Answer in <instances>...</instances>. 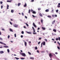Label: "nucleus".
Segmentation results:
<instances>
[{
	"instance_id": "f257e3e1",
	"label": "nucleus",
	"mask_w": 60,
	"mask_h": 60,
	"mask_svg": "<svg viewBox=\"0 0 60 60\" xmlns=\"http://www.w3.org/2000/svg\"><path fill=\"white\" fill-rule=\"evenodd\" d=\"M21 55L22 56H25L26 55L25 53H23L21 54Z\"/></svg>"
},
{
	"instance_id": "f03ea898",
	"label": "nucleus",
	"mask_w": 60,
	"mask_h": 60,
	"mask_svg": "<svg viewBox=\"0 0 60 60\" xmlns=\"http://www.w3.org/2000/svg\"><path fill=\"white\" fill-rule=\"evenodd\" d=\"M0 44H3V45H6L5 43H3V42H1V41H0Z\"/></svg>"
},
{
	"instance_id": "7ed1b4c3",
	"label": "nucleus",
	"mask_w": 60,
	"mask_h": 60,
	"mask_svg": "<svg viewBox=\"0 0 60 60\" xmlns=\"http://www.w3.org/2000/svg\"><path fill=\"white\" fill-rule=\"evenodd\" d=\"M14 26L15 27H18V25H16V24H15V25H14Z\"/></svg>"
},
{
	"instance_id": "20e7f679",
	"label": "nucleus",
	"mask_w": 60,
	"mask_h": 60,
	"mask_svg": "<svg viewBox=\"0 0 60 60\" xmlns=\"http://www.w3.org/2000/svg\"><path fill=\"white\" fill-rule=\"evenodd\" d=\"M52 55L51 54V53H50L49 54V56L50 57V58H51L52 56Z\"/></svg>"
},
{
	"instance_id": "39448f33",
	"label": "nucleus",
	"mask_w": 60,
	"mask_h": 60,
	"mask_svg": "<svg viewBox=\"0 0 60 60\" xmlns=\"http://www.w3.org/2000/svg\"><path fill=\"white\" fill-rule=\"evenodd\" d=\"M58 8H59L60 7V3L58 4V5L57 6Z\"/></svg>"
},
{
	"instance_id": "423d86ee",
	"label": "nucleus",
	"mask_w": 60,
	"mask_h": 60,
	"mask_svg": "<svg viewBox=\"0 0 60 60\" xmlns=\"http://www.w3.org/2000/svg\"><path fill=\"white\" fill-rule=\"evenodd\" d=\"M55 22H56V20H54L52 22V24L53 25L55 23Z\"/></svg>"
},
{
	"instance_id": "0eeeda50",
	"label": "nucleus",
	"mask_w": 60,
	"mask_h": 60,
	"mask_svg": "<svg viewBox=\"0 0 60 60\" xmlns=\"http://www.w3.org/2000/svg\"><path fill=\"white\" fill-rule=\"evenodd\" d=\"M33 25L34 26V27H36L37 26H36L35 25V23H34V22L33 23Z\"/></svg>"
},
{
	"instance_id": "6e6552de",
	"label": "nucleus",
	"mask_w": 60,
	"mask_h": 60,
	"mask_svg": "<svg viewBox=\"0 0 60 60\" xmlns=\"http://www.w3.org/2000/svg\"><path fill=\"white\" fill-rule=\"evenodd\" d=\"M27 6V4H26V3H25V4L24 5V7H26Z\"/></svg>"
},
{
	"instance_id": "1a4fd4ad",
	"label": "nucleus",
	"mask_w": 60,
	"mask_h": 60,
	"mask_svg": "<svg viewBox=\"0 0 60 60\" xmlns=\"http://www.w3.org/2000/svg\"><path fill=\"white\" fill-rule=\"evenodd\" d=\"M42 29H43V30H45L46 29V28H45V27H42Z\"/></svg>"
},
{
	"instance_id": "9d476101",
	"label": "nucleus",
	"mask_w": 60,
	"mask_h": 60,
	"mask_svg": "<svg viewBox=\"0 0 60 60\" xmlns=\"http://www.w3.org/2000/svg\"><path fill=\"white\" fill-rule=\"evenodd\" d=\"M39 15L40 16V17H42V15L41 13H40L39 14Z\"/></svg>"
},
{
	"instance_id": "9b49d317",
	"label": "nucleus",
	"mask_w": 60,
	"mask_h": 60,
	"mask_svg": "<svg viewBox=\"0 0 60 60\" xmlns=\"http://www.w3.org/2000/svg\"><path fill=\"white\" fill-rule=\"evenodd\" d=\"M32 29H33V32H35V29L34 28V27H32Z\"/></svg>"
},
{
	"instance_id": "f8f14e48",
	"label": "nucleus",
	"mask_w": 60,
	"mask_h": 60,
	"mask_svg": "<svg viewBox=\"0 0 60 60\" xmlns=\"http://www.w3.org/2000/svg\"><path fill=\"white\" fill-rule=\"evenodd\" d=\"M0 54H3V53H4V52L3 51H0Z\"/></svg>"
},
{
	"instance_id": "ddd939ff",
	"label": "nucleus",
	"mask_w": 60,
	"mask_h": 60,
	"mask_svg": "<svg viewBox=\"0 0 60 60\" xmlns=\"http://www.w3.org/2000/svg\"><path fill=\"white\" fill-rule=\"evenodd\" d=\"M20 5H21V3H19L17 4V5L18 6H19Z\"/></svg>"
},
{
	"instance_id": "4468645a",
	"label": "nucleus",
	"mask_w": 60,
	"mask_h": 60,
	"mask_svg": "<svg viewBox=\"0 0 60 60\" xmlns=\"http://www.w3.org/2000/svg\"><path fill=\"white\" fill-rule=\"evenodd\" d=\"M45 12H48L49 11V9H47L45 10Z\"/></svg>"
},
{
	"instance_id": "2eb2a0df",
	"label": "nucleus",
	"mask_w": 60,
	"mask_h": 60,
	"mask_svg": "<svg viewBox=\"0 0 60 60\" xmlns=\"http://www.w3.org/2000/svg\"><path fill=\"white\" fill-rule=\"evenodd\" d=\"M7 2H9V3H11V1L9 0H7Z\"/></svg>"
},
{
	"instance_id": "dca6fc26",
	"label": "nucleus",
	"mask_w": 60,
	"mask_h": 60,
	"mask_svg": "<svg viewBox=\"0 0 60 60\" xmlns=\"http://www.w3.org/2000/svg\"><path fill=\"white\" fill-rule=\"evenodd\" d=\"M53 31L56 33V30L55 29H54L53 30Z\"/></svg>"
},
{
	"instance_id": "f3484780",
	"label": "nucleus",
	"mask_w": 60,
	"mask_h": 60,
	"mask_svg": "<svg viewBox=\"0 0 60 60\" xmlns=\"http://www.w3.org/2000/svg\"><path fill=\"white\" fill-rule=\"evenodd\" d=\"M27 33L28 34H32V33L31 32H27Z\"/></svg>"
},
{
	"instance_id": "a211bd4d",
	"label": "nucleus",
	"mask_w": 60,
	"mask_h": 60,
	"mask_svg": "<svg viewBox=\"0 0 60 60\" xmlns=\"http://www.w3.org/2000/svg\"><path fill=\"white\" fill-rule=\"evenodd\" d=\"M32 13H33V14H36V12H35V11H32Z\"/></svg>"
},
{
	"instance_id": "6ab92c4d",
	"label": "nucleus",
	"mask_w": 60,
	"mask_h": 60,
	"mask_svg": "<svg viewBox=\"0 0 60 60\" xmlns=\"http://www.w3.org/2000/svg\"><path fill=\"white\" fill-rule=\"evenodd\" d=\"M9 30L11 32H13V31H12V29H11L10 28Z\"/></svg>"
},
{
	"instance_id": "aec40b11",
	"label": "nucleus",
	"mask_w": 60,
	"mask_h": 60,
	"mask_svg": "<svg viewBox=\"0 0 60 60\" xmlns=\"http://www.w3.org/2000/svg\"><path fill=\"white\" fill-rule=\"evenodd\" d=\"M24 43L25 44V46H26L27 45V43H26V42H25Z\"/></svg>"
},
{
	"instance_id": "412c9836",
	"label": "nucleus",
	"mask_w": 60,
	"mask_h": 60,
	"mask_svg": "<svg viewBox=\"0 0 60 60\" xmlns=\"http://www.w3.org/2000/svg\"><path fill=\"white\" fill-rule=\"evenodd\" d=\"M45 42H43V45H44L45 46Z\"/></svg>"
},
{
	"instance_id": "4be33fe9",
	"label": "nucleus",
	"mask_w": 60,
	"mask_h": 60,
	"mask_svg": "<svg viewBox=\"0 0 60 60\" xmlns=\"http://www.w3.org/2000/svg\"><path fill=\"white\" fill-rule=\"evenodd\" d=\"M47 17L48 18H51V16L50 15H48Z\"/></svg>"
},
{
	"instance_id": "5701e85b",
	"label": "nucleus",
	"mask_w": 60,
	"mask_h": 60,
	"mask_svg": "<svg viewBox=\"0 0 60 60\" xmlns=\"http://www.w3.org/2000/svg\"><path fill=\"white\" fill-rule=\"evenodd\" d=\"M33 34H37V33L36 32H34L33 33Z\"/></svg>"
},
{
	"instance_id": "b1692460",
	"label": "nucleus",
	"mask_w": 60,
	"mask_h": 60,
	"mask_svg": "<svg viewBox=\"0 0 60 60\" xmlns=\"http://www.w3.org/2000/svg\"><path fill=\"white\" fill-rule=\"evenodd\" d=\"M7 9H9V6L8 5H7Z\"/></svg>"
},
{
	"instance_id": "393cba45",
	"label": "nucleus",
	"mask_w": 60,
	"mask_h": 60,
	"mask_svg": "<svg viewBox=\"0 0 60 60\" xmlns=\"http://www.w3.org/2000/svg\"><path fill=\"white\" fill-rule=\"evenodd\" d=\"M4 47H5V48H8V46H4Z\"/></svg>"
},
{
	"instance_id": "a878e982",
	"label": "nucleus",
	"mask_w": 60,
	"mask_h": 60,
	"mask_svg": "<svg viewBox=\"0 0 60 60\" xmlns=\"http://www.w3.org/2000/svg\"><path fill=\"white\" fill-rule=\"evenodd\" d=\"M25 24L27 26H29V25L27 23H25Z\"/></svg>"
},
{
	"instance_id": "bb28decb",
	"label": "nucleus",
	"mask_w": 60,
	"mask_h": 60,
	"mask_svg": "<svg viewBox=\"0 0 60 60\" xmlns=\"http://www.w3.org/2000/svg\"><path fill=\"white\" fill-rule=\"evenodd\" d=\"M41 22L42 23H43V19H42L41 20Z\"/></svg>"
},
{
	"instance_id": "cd10ccee",
	"label": "nucleus",
	"mask_w": 60,
	"mask_h": 60,
	"mask_svg": "<svg viewBox=\"0 0 60 60\" xmlns=\"http://www.w3.org/2000/svg\"><path fill=\"white\" fill-rule=\"evenodd\" d=\"M11 13H13V10H11Z\"/></svg>"
},
{
	"instance_id": "c85d7f7f",
	"label": "nucleus",
	"mask_w": 60,
	"mask_h": 60,
	"mask_svg": "<svg viewBox=\"0 0 60 60\" xmlns=\"http://www.w3.org/2000/svg\"><path fill=\"white\" fill-rule=\"evenodd\" d=\"M7 51H8V52L9 53V52H10V50H9V49H8L7 50Z\"/></svg>"
},
{
	"instance_id": "c756f323",
	"label": "nucleus",
	"mask_w": 60,
	"mask_h": 60,
	"mask_svg": "<svg viewBox=\"0 0 60 60\" xmlns=\"http://www.w3.org/2000/svg\"><path fill=\"white\" fill-rule=\"evenodd\" d=\"M58 38H59V37H58ZM56 41H58V40H59V38H56Z\"/></svg>"
},
{
	"instance_id": "7c9ffc66",
	"label": "nucleus",
	"mask_w": 60,
	"mask_h": 60,
	"mask_svg": "<svg viewBox=\"0 0 60 60\" xmlns=\"http://www.w3.org/2000/svg\"><path fill=\"white\" fill-rule=\"evenodd\" d=\"M28 54H29L30 55H31V53L30 52H28Z\"/></svg>"
},
{
	"instance_id": "2f4dec72",
	"label": "nucleus",
	"mask_w": 60,
	"mask_h": 60,
	"mask_svg": "<svg viewBox=\"0 0 60 60\" xmlns=\"http://www.w3.org/2000/svg\"><path fill=\"white\" fill-rule=\"evenodd\" d=\"M15 58H16V59L17 60H18V59H19V58H17V57H15Z\"/></svg>"
},
{
	"instance_id": "473e14b6",
	"label": "nucleus",
	"mask_w": 60,
	"mask_h": 60,
	"mask_svg": "<svg viewBox=\"0 0 60 60\" xmlns=\"http://www.w3.org/2000/svg\"><path fill=\"white\" fill-rule=\"evenodd\" d=\"M30 59H34V58L33 57H30Z\"/></svg>"
},
{
	"instance_id": "72a5a7b5",
	"label": "nucleus",
	"mask_w": 60,
	"mask_h": 60,
	"mask_svg": "<svg viewBox=\"0 0 60 60\" xmlns=\"http://www.w3.org/2000/svg\"><path fill=\"white\" fill-rule=\"evenodd\" d=\"M35 49H38V48L37 46H36L35 47Z\"/></svg>"
},
{
	"instance_id": "f704fd0d",
	"label": "nucleus",
	"mask_w": 60,
	"mask_h": 60,
	"mask_svg": "<svg viewBox=\"0 0 60 60\" xmlns=\"http://www.w3.org/2000/svg\"><path fill=\"white\" fill-rule=\"evenodd\" d=\"M21 34H24V31H22L21 33Z\"/></svg>"
},
{
	"instance_id": "c9c22d12",
	"label": "nucleus",
	"mask_w": 60,
	"mask_h": 60,
	"mask_svg": "<svg viewBox=\"0 0 60 60\" xmlns=\"http://www.w3.org/2000/svg\"><path fill=\"white\" fill-rule=\"evenodd\" d=\"M41 10V8H39L38 9V11H40Z\"/></svg>"
},
{
	"instance_id": "e433bc0d",
	"label": "nucleus",
	"mask_w": 60,
	"mask_h": 60,
	"mask_svg": "<svg viewBox=\"0 0 60 60\" xmlns=\"http://www.w3.org/2000/svg\"><path fill=\"white\" fill-rule=\"evenodd\" d=\"M57 48L58 49L60 50V47H59V46H57Z\"/></svg>"
},
{
	"instance_id": "4c0bfd02",
	"label": "nucleus",
	"mask_w": 60,
	"mask_h": 60,
	"mask_svg": "<svg viewBox=\"0 0 60 60\" xmlns=\"http://www.w3.org/2000/svg\"><path fill=\"white\" fill-rule=\"evenodd\" d=\"M10 35H8V39H9V38H10Z\"/></svg>"
},
{
	"instance_id": "58836bf2",
	"label": "nucleus",
	"mask_w": 60,
	"mask_h": 60,
	"mask_svg": "<svg viewBox=\"0 0 60 60\" xmlns=\"http://www.w3.org/2000/svg\"><path fill=\"white\" fill-rule=\"evenodd\" d=\"M56 12H57V13H58V10H56Z\"/></svg>"
},
{
	"instance_id": "ea45409f",
	"label": "nucleus",
	"mask_w": 60,
	"mask_h": 60,
	"mask_svg": "<svg viewBox=\"0 0 60 60\" xmlns=\"http://www.w3.org/2000/svg\"><path fill=\"white\" fill-rule=\"evenodd\" d=\"M14 36H15V37H16V34H15Z\"/></svg>"
},
{
	"instance_id": "a19ab883",
	"label": "nucleus",
	"mask_w": 60,
	"mask_h": 60,
	"mask_svg": "<svg viewBox=\"0 0 60 60\" xmlns=\"http://www.w3.org/2000/svg\"><path fill=\"white\" fill-rule=\"evenodd\" d=\"M32 16L33 17V18H36V16H34V15H33Z\"/></svg>"
},
{
	"instance_id": "79ce46f5",
	"label": "nucleus",
	"mask_w": 60,
	"mask_h": 60,
	"mask_svg": "<svg viewBox=\"0 0 60 60\" xmlns=\"http://www.w3.org/2000/svg\"><path fill=\"white\" fill-rule=\"evenodd\" d=\"M42 44H43V42L42 43H41V47H42Z\"/></svg>"
},
{
	"instance_id": "37998d69",
	"label": "nucleus",
	"mask_w": 60,
	"mask_h": 60,
	"mask_svg": "<svg viewBox=\"0 0 60 60\" xmlns=\"http://www.w3.org/2000/svg\"><path fill=\"white\" fill-rule=\"evenodd\" d=\"M1 30H2V31H4V30H5L3 28H2L1 29Z\"/></svg>"
},
{
	"instance_id": "c03bdc74",
	"label": "nucleus",
	"mask_w": 60,
	"mask_h": 60,
	"mask_svg": "<svg viewBox=\"0 0 60 60\" xmlns=\"http://www.w3.org/2000/svg\"><path fill=\"white\" fill-rule=\"evenodd\" d=\"M40 43H41L40 41H39L38 42V45H40Z\"/></svg>"
},
{
	"instance_id": "a18cd8bd",
	"label": "nucleus",
	"mask_w": 60,
	"mask_h": 60,
	"mask_svg": "<svg viewBox=\"0 0 60 60\" xmlns=\"http://www.w3.org/2000/svg\"><path fill=\"white\" fill-rule=\"evenodd\" d=\"M42 38H39V40H41V39Z\"/></svg>"
},
{
	"instance_id": "49530a36",
	"label": "nucleus",
	"mask_w": 60,
	"mask_h": 60,
	"mask_svg": "<svg viewBox=\"0 0 60 60\" xmlns=\"http://www.w3.org/2000/svg\"><path fill=\"white\" fill-rule=\"evenodd\" d=\"M3 6H1V8L3 9Z\"/></svg>"
},
{
	"instance_id": "de8ad7c7",
	"label": "nucleus",
	"mask_w": 60,
	"mask_h": 60,
	"mask_svg": "<svg viewBox=\"0 0 60 60\" xmlns=\"http://www.w3.org/2000/svg\"><path fill=\"white\" fill-rule=\"evenodd\" d=\"M29 13H30V9L29 10Z\"/></svg>"
},
{
	"instance_id": "09e8293b",
	"label": "nucleus",
	"mask_w": 60,
	"mask_h": 60,
	"mask_svg": "<svg viewBox=\"0 0 60 60\" xmlns=\"http://www.w3.org/2000/svg\"><path fill=\"white\" fill-rule=\"evenodd\" d=\"M0 40H1V41H2L3 39H2V38L0 37Z\"/></svg>"
},
{
	"instance_id": "8fccbe9b",
	"label": "nucleus",
	"mask_w": 60,
	"mask_h": 60,
	"mask_svg": "<svg viewBox=\"0 0 60 60\" xmlns=\"http://www.w3.org/2000/svg\"><path fill=\"white\" fill-rule=\"evenodd\" d=\"M21 38H23V36L22 35H21Z\"/></svg>"
},
{
	"instance_id": "3c124183",
	"label": "nucleus",
	"mask_w": 60,
	"mask_h": 60,
	"mask_svg": "<svg viewBox=\"0 0 60 60\" xmlns=\"http://www.w3.org/2000/svg\"><path fill=\"white\" fill-rule=\"evenodd\" d=\"M31 2H34V0H32L31 1Z\"/></svg>"
},
{
	"instance_id": "603ef678",
	"label": "nucleus",
	"mask_w": 60,
	"mask_h": 60,
	"mask_svg": "<svg viewBox=\"0 0 60 60\" xmlns=\"http://www.w3.org/2000/svg\"><path fill=\"white\" fill-rule=\"evenodd\" d=\"M29 44H30V43H31V42L30 41L29 42Z\"/></svg>"
},
{
	"instance_id": "864d4df0",
	"label": "nucleus",
	"mask_w": 60,
	"mask_h": 60,
	"mask_svg": "<svg viewBox=\"0 0 60 60\" xmlns=\"http://www.w3.org/2000/svg\"><path fill=\"white\" fill-rule=\"evenodd\" d=\"M25 59L24 58H21V59H22V60H23V59Z\"/></svg>"
},
{
	"instance_id": "5fc2aeb1",
	"label": "nucleus",
	"mask_w": 60,
	"mask_h": 60,
	"mask_svg": "<svg viewBox=\"0 0 60 60\" xmlns=\"http://www.w3.org/2000/svg\"><path fill=\"white\" fill-rule=\"evenodd\" d=\"M37 52H38V53H39V51L38 50H37Z\"/></svg>"
},
{
	"instance_id": "6e6d98bb",
	"label": "nucleus",
	"mask_w": 60,
	"mask_h": 60,
	"mask_svg": "<svg viewBox=\"0 0 60 60\" xmlns=\"http://www.w3.org/2000/svg\"><path fill=\"white\" fill-rule=\"evenodd\" d=\"M0 4H3V2H2V1L0 2Z\"/></svg>"
},
{
	"instance_id": "4d7b16f0",
	"label": "nucleus",
	"mask_w": 60,
	"mask_h": 60,
	"mask_svg": "<svg viewBox=\"0 0 60 60\" xmlns=\"http://www.w3.org/2000/svg\"><path fill=\"white\" fill-rule=\"evenodd\" d=\"M33 11V10H32V9H31V12H32V11Z\"/></svg>"
},
{
	"instance_id": "13d9d810",
	"label": "nucleus",
	"mask_w": 60,
	"mask_h": 60,
	"mask_svg": "<svg viewBox=\"0 0 60 60\" xmlns=\"http://www.w3.org/2000/svg\"><path fill=\"white\" fill-rule=\"evenodd\" d=\"M52 41H55V39H52Z\"/></svg>"
},
{
	"instance_id": "bf43d9fd",
	"label": "nucleus",
	"mask_w": 60,
	"mask_h": 60,
	"mask_svg": "<svg viewBox=\"0 0 60 60\" xmlns=\"http://www.w3.org/2000/svg\"><path fill=\"white\" fill-rule=\"evenodd\" d=\"M10 24L11 25H12V23L11 22H10Z\"/></svg>"
},
{
	"instance_id": "052dcab7",
	"label": "nucleus",
	"mask_w": 60,
	"mask_h": 60,
	"mask_svg": "<svg viewBox=\"0 0 60 60\" xmlns=\"http://www.w3.org/2000/svg\"><path fill=\"white\" fill-rule=\"evenodd\" d=\"M2 34V33H1V32L0 31V35H1Z\"/></svg>"
},
{
	"instance_id": "680f3d73",
	"label": "nucleus",
	"mask_w": 60,
	"mask_h": 60,
	"mask_svg": "<svg viewBox=\"0 0 60 60\" xmlns=\"http://www.w3.org/2000/svg\"><path fill=\"white\" fill-rule=\"evenodd\" d=\"M22 15H23V16H24V13H22Z\"/></svg>"
},
{
	"instance_id": "e2e57ef3",
	"label": "nucleus",
	"mask_w": 60,
	"mask_h": 60,
	"mask_svg": "<svg viewBox=\"0 0 60 60\" xmlns=\"http://www.w3.org/2000/svg\"><path fill=\"white\" fill-rule=\"evenodd\" d=\"M59 40L60 41V38L59 37Z\"/></svg>"
},
{
	"instance_id": "0e129e2a",
	"label": "nucleus",
	"mask_w": 60,
	"mask_h": 60,
	"mask_svg": "<svg viewBox=\"0 0 60 60\" xmlns=\"http://www.w3.org/2000/svg\"><path fill=\"white\" fill-rule=\"evenodd\" d=\"M23 27L24 28H26V27L25 26H24Z\"/></svg>"
},
{
	"instance_id": "69168bd1",
	"label": "nucleus",
	"mask_w": 60,
	"mask_h": 60,
	"mask_svg": "<svg viewBox=\"0 0 60 60\" xmlns=\"http://www.w3.org/2000/svg\"><path fill=\"white\" fill-rule=\"evenodd\" d=\"M58 42V44H59V45H60V43H59L58 42Z\"/></svg>"
},
{
	"instance_id": "338daca9",
	"label": "nucleus",
	"mask_w": 60,
	"mask_h": 60,
	"mask_svg": "<svg viewBox=\"0 0 60 60\" xmlns=\"http://www.w3.org/2000/svg\"><path fill=\"white\" fill-rule=\"evenodd\" d=\"M40 28L39 27L38 28V30H40Z\"/></svg>"
},
{
	"instance_id": "774afa93",
	"label": "nucleus",
	"mask_w": 60,
	"mask_h": 60,
	"mask_svg": "<svg viewBox=\"0 0 60 60\" xmlns=\"http://www.w3.org/2000/svg\"><path fill=\"white\" fill-rule=\"evenodd\" d=\"M45 41H46V42H47V40L46 39H45Z\"/></svg>"
}]
</instances>
